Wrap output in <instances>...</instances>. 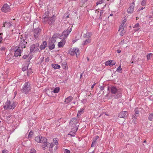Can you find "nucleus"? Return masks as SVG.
I'll list each match as a JSON object with an SVG mask.
<instances>
[{
	"mask_svg": "<svg viewBox=\"0 0 153 153\" xmlns=\"http://www.w3.org/2000/svg\"><path fill=\"white\" fill-rule=\"evenodd\" d=\"M35 140L37 143L43 144L42 146V149L44 150H48L45 153H53V148L55 146L54 150H56L57 149V146L58 144V139L57 138H54L53 139V142L50 143L49 146H48L49 143L47 142V139L44 137L38 136L35 137Z\"/></svg>",
	"mask_w": 153,
	"mask_h": 153,
	"instance_id": "obj_1",
	"label": "nucleus"
},
{
	"mask_svg": "<svg viewBox=\"0 0 153 153\" xmlns=\"http://www.w3.org/2000/svg\"><path fill=\"white\" fill-rule=\"evenodd\" d=\"M92 34L90 32H87L83 36L82 45H85L90 43L91 41V36Z\"/></svg>",
	"mask_w": 153,
	"mask_h": 153,
	"instance_id": "obj_2",
	"label": "nucleus"
},
{
	"mask_svg": "<svg viewBox=\"0 0 153 153\" xmlns=\"http://www.w3.org/2000/svg\"><path fill=\"white\" fill-rule=\"evenodd\" d=\"M16 105V102H13L11 103L10 101L7 100L4 106V108L6 109H13L15 108Z\"/></svg>",
	"mask_w": 153,
	"mask_h": 153,
	"instance_id": "obj_3",
	"label": "nucleus"
},
{
	"mask_svg": "<svg viewBox=\"0 0 153 153\" xmlns=\"http://www.w3.org/2000/svg\"><path fill=\"white\" fill-rule=\"evenodd\" d=\"M111 91L112 93L114 94H117V98L121 97L122 94V90L121 88H117L115 87H112L111 88Z\"/></svg>",
	"mask_w": 153,
	"mask_h": 153,
	"instance_id": "obj_4",
	"label": "nucleus"
},
{
	"mask_svg": "<svg viewBox=\"0 0 153 153\" xmlns=\"http://www.w3.org/2000/svg\"><path fill=\"white\" fill-rule=\"evenodd\" d=\"M31 89L30 84L28 82H25L23 85L22 92L25 94L28 93L30 91Z\"/></svg>",
	"mask_w": 153,
	"mask_h": 153,
	"instance_id": "obj_5",
	"label": "nucleus"
},
{
	"mask_svg": "<svg viewBox=\"0 0 153 153\" xmlns=\"http://www.w3.org/2000/svg\"><path fill=\"white\" fill-rule=\"evenodd\" d=\"M55 16H54L49 17L48 16L44 17L43 21L45 22H47L49 25L51 24L54 22L55 20Z\"/></svg>",
	"mask_w": 153,
	"mask_h": 153,
	"instance_id": "obj_6",
	"label": "nucleus"
},
{
	"mask_svg": "<svg viewBox=\"0 0 153 153\" xmlns=\"http://www.w3.org/2000/svg\"><path fill=\"white\" fill-rule=\"evenodd\" d=\"M69 53L70 55L72 56L74 55L75 53L76 56H77L79 54L80 51L78 48H74L73 49H71L69 51Z\"/></svg>",
	"mask_w": 153,
	"mask_h": 153,
	"instance_id": "obj_7",
	"label": "nucleus"
},
{
	"mask_svg": "<svg viewBox=\"0 0 153 153\" xmlns=\"http://www.w3.org/2000/svg\"><path fill=\"white\" fill-rule=\"evenodd\" d=\"M39 46V45L38 44L32 45L30 48V52H33L37 51L38 50Z\"/></svg>",
	"mask_w": 153,
	"mask_h": 153,
	"instance_id": "obj_8",
	"label": "nucleus"
},
{
	"mask_svg": "<svg viewBox=\"0 0 153 153\" xmlns=\"http://www.w3.org/2000/svg\"><path fill=\"white\" fill-rule=\"evenodd\" d=\"M10 10L9 6L7 4H4L3 6L1 8V10L2 11L5 13L10 11Z\"/></svg>",
	"mask_w": 153,
	"mask_h": 153,
	"instance_id": "obj_9",
	"label": "nucleus"
},
{
	"mask_svg": "<svg viewBox=\"0 0 153 153\" xmlns=\"http://www.w3.org/2000/svg\"><path fill=\"white\" fill-rule=\"evenodd\" d=\"M71 31L72 29L71 28H70L69 30H65L62 33V37L64 39H65Z\"/></svg>",
	"mask_w": 153,
	"mask_h": 153,
	"instance_id": "obj_10",
	"label": "nucleus"
},
{
	"mask_svg": "<svg viewBox=\"0 0 153 153\" xmlns=\"http://www.w3.org/2000/svg\"><path fill=\"white\" fill-rule=\"evenodd\" d=\"M20 42L19 45V48H25L26 47V44L27 42H26L24 39H22L21 38Z\"/></svg>",
	"mask_w": 153,
	"mask_h": 153,
	"instance_id": "obj_11",
	"label": "nucleus"
},
{
	"mask_svg": "<svg viewBox=\"0 0 153 153\" xmlns=\"http://www.w3.org/2000/svg\"><path fill=\"white\" fill-rule=\"evenodd\" d=\"M127 112L125 111H122L120 112L118 114V117L120 118H125L127 117Z\"/></svg>",
	"mask_w": 153,
	"mask_h": 153,
	"instance_id": "obj_12",
	"label": "nucleus"
},
{
	"mask_svg": "<svg viewBox=\"0 0 153 153\" xmlns=\"http://www.w3.org/2000/svg\"><path fill=\"white\" fill-rule=\"evenodd\" d=\"M134 4L133 2L131 5L129 7L127 10V12L128 13H133L134 10Z\"/></svg>",
	"mask_w": 153,
	"mask_h": 153,
	"instance_id": "obj_13",
	"label": "nucleus"
},
{
	"mask_svg": "<svg viewBox=\"0 0 153 153\" xmlns=\"http://www.w3.org/2000/svg\"><path fill=\"white\" fill-rule=\"evenodd\" d=\"M115 64L116 62L113 61L112 60H109L105 62V65L106 66L109 65L110 66H112L115 65Z\"/></svg>",
	"mask_w": 153,
	"mask_h": 153,
	"instance_id": "obj_14",
	"label": "nucleus"
},
{
	"mask_svg": "<svg viewBox=\"0 0 153 153\" xmlns=\"http://www.w3.org/2000/svg\"><path fill=\"white\" fill-rule=\"evenodd\" d=\"M12 25V24L11 23L8 22H3V27H6V28L10 27Z\"/></svg>",
	"mask_w": 153,
	"mask_h": 153,
	"instance_id": "obj_15",
	"label": "nucleus"
},
{
	"mask_svg": "<svg viewBox=\"0 0 153 153\" xmlns=\"http://www.w3.org/2000/svg\"><path fill=\"white\" fill-rule=\"evenodd\" d=\"M76 118H74L71 119L70 123V125H73V124H74V126H73L76 127Z\"/></svg>",
	"mask_w": 153,
	"mask_h": 153,
	"instance_id": "obj_16",
	"label": "nucleus"
},
{
	"mask_svg": "<svg viewBox=\"0 0 153 153\" xmlns=\"http://www.w3.org/2000/svg\"><path fill=\"white\" fill-rule=\"evenodd\" d=\"M73 130L70 131L68 135H70L72 136H74L75 135V133L77 131L76 128L74 127L73 129Z\"/></svg>",
	"mask_w": 153,
	"mask_h": 153,
	"instance_id": "obj_17",
	"label": "nucleus"
},
{
	"mask_svg": "<svg viewBox=\"0 0 153 153\" xmlns=\"http://www.w3.org/2000/svg\"><path fill=\"white\" fill-rule=\"evenodd\" d=\"M21 50L20 49H18L15 51L14 55L16 56H20L21 55Z\"/></svg>",
	"mask_w": 153,
	"mask_h": 153,
	"instance_id": "obj_18",
	"label": "nucleus"
},
{
	"mask_svg": "<svg viewBox=\"0 0 153 153\" xmlns=\"http://www.w3.org/2000/svg\"><path fill=\"white\" fill-rule=\"evenodd\" d=\"M73 99L71 96H70L66 99L65 101V104H68Z\"/></svg>",
	"mask_w": 153,
	"mask_h": 153,
	"instance_id": "obj_19",
	"label": "nucleus"
},
{
	"mask_svg": "<svg viewBox=\"0 0 153 153\" xmlns=\"http://www.w3.org/2000/svg\"><path fill=\"white\" fill-rule=\"evenodd\" d=\"M57 39L58 36L56 34H54L51 39L52 43H54L56 41V40Z\"/></svg>",
	"mask_w": 153,
	"mask_h": 153,
	"instance_id": "obj_20",
	"label": "nucleus"
},
{
	"mask_svg": "<svg viewBox=\"0 0 153 153\" xmlns=\"http://www.w3.org/2000/svg\"><path fill=\"white\" fill-rule=\"evenodd\" d=\"M47 43L46 42L44 41L43 42V43L42 44L40 47V48L41 50L44 49L47 46Z\"/></svg>",
	"mask_w": 153,
	"mask_h": 153,
	"instance_id": "obj_21",
	"label": "nucleus"
},
{
	"mask_svg": "<svg viewBox=\"0 0 153 153\" xmlns=\"http://www.w3.org/2000/svg\"><path fill=\"white\" fill-rule=\"evenodd\" d=\"M39 35V31L38 29H36L34 31V37L36 39L37 38Z\"/></svg>",
	"mask_w": 153,
	"mask_h": 153,
	"instance_id": "obj_22",
	"label": "nucleus"
},
{
	"mask_svg": "<svg viewBox=\"0 0 153 153\" xmlns=\"http://www.w3.org/2000/svg\"><path fill=\"white\" fill-rule=\"evenodd\" d=\"M65 44V41L63 40H62L61 41L58 43V45L59 47H62Z\"/></svg>",
	"mask_w": 153,
	"mask_h": 153,
	"instance_id": "obj_23",
	"label": "nucleus"
},
{
	"mask_svg": "<svg viewBox=\"0 0 153 153\" xmlns=\"http://www.w3.org/2000/svg\"><path fill=\"white\" fill-rule=\"evenodd\" d=\"M52 66L55 69H59L60 68V65L57 64L52 65Z\"/></svg>",
	"mask_w": 153,
	"mask_h": 153,
	"instance_id": "obj_24",
	"label": "nucleus"
},
{
	"mask_svg": "<svg viewBox=\"0 0 153 153\" xmlns=\"http://www.w3.org/2000/svg\"><path fill=\"white\" fill-rule=\"evenodd\" d=\"M148 119L150 121H152L153 120V111L149 114Z\"/></svg>",
	"mask_w": 153,
	"mask_h": 153,
	"instance_id": "obj_25",
	"label": "nucleus"
},
{
	"mask_svg": "<svg viewBox=\"0 0 153 153\" xmlns=\"http://www.w3.org/2000/svg\"><path fill=\"white\" fill-rule=\"evenodd\" d=\"M122 70V68H121V65H120L119 67L117 68L116 71L119 73H121Z\"/></svg>",
	"mask_w": 153,
	"mask_h": 153,
	"instance_id": "obj_26",
	"label": "nucleus"
},
{
	"mask_svg": "<svg viewBox=\"0 0 153 153\" xmlns=\"http://www.w3.org/2000/svg\"><path fill=\"white\" fill-rule=\"evenodd\" d=\"M59 90V87H56L53 90V92L55 93H58Z\"/></svg>",
	"mask_w": 153,
	"mask_h": 153,
	"instance_id": "obj_27",
	"label": "nucleus"
},
{
	"mask_svg": "<svg viewBox=\"0 0 153 153\" xmlns=\"http://www.w3.org/2000/svg\"><path fill=\"white\" fill-rule=\"evenodd\" d=\"M84 109L83 108H81L79 111L78 112L77 116H80L82 114V112H83Z\"/></svg>",
	"mask_w": 153,
	"mask_h": 153,
	"instance_id": "obj_28",
	"label": "nucleus"
},
{
	"mask_svg": "<svg viewBox=\"0 0 153 153\" xmlns=\"http://www.w3.org/2000/svg\"><path fill=\"white\" fill-rule=\"evenodd\" d=\"M33 134V132L32 131H30L28 135V138L29 139L31 138Z\"/></svg>",
	"mask_w": 153,
	"mask_h": 153,
	"instance_id": "obj_29",
	"label": "nucleus"
},
{
	"mask_svg": "<svg viewBox=\"0 0 153 153\" xmlns=\"http://www.w3.org/2000/svg\"><path fill=\"white\" fill-rule=\"evenodd\" d=\"M55 47V45H54V43H52V44L51 45H50L49 46V48L51 50H52Z\"/></svg>",
	"mask_w": 153,
	"mask_h": 153,
	"instance_id": "obj_30",
	"label": "nucleus"
},
{
	"mask_svg": "<svg viewBox=\"0 0 153 153\" xmlns=\"http://www.w3.org/2000/svg\"><path fill=\"white\" fill-rule=\"evenodd\" d=\"M27 72V75H29L30 74H31L32 73H33L32 70L31 69H28Z\"/></svg>",
	"mask_w": 153,
	"mask_h": 153,
	"instance_id": "obj_31",
	"label": "nucleus"
},
{
	"mask_svg": "<svg viewBox=\"0 0 153 153\" xmlns=\"http://www.w3.org/2000/svg\"><path fill=\"white\" fill-rule=\"evenodd\" d=\"M104 0H100L98 1L96 3V5H97L99 4H101L102 3L104 2Z\"/></svg>",
	"mask_w": 153,
	"mask_h": 153,
	"instance_id": "obj_32",
	"label": "nucleus"
},
{
	"mask_svg": "<svg viewBox=\"0 0 153 153\" xmlns=\"http://www.w3.org/2000/svg\"><path fill=\"white\" fill-rule=\"evenodd\" d=\"M152 53H150L147 55V60H149L150 59V57L152 56Z\"/></svg>",
	"mask_w": 153,
	"mask_h": 153,
	"instance_id": "obj_33",
	"label": "nucleus"
},
{
	"mask_svg": "<svg viewBox=\"0 0 153 153\" xmlns=\"http://www.w3.org/2000/svg\"><path fill=\"white\" fill-rule=\"evenodd\" d=\"M146 0H143L141 2V4L143 6H145L146 5Z\"/></svg>",
	"mask_w": 153,
	"mask_h": 153,
	"instance_id": "obj_34",
	"label": "nucleus"
},
{
	"mask_svg": "<svg viewBox=\"0 0 153 153\" xmlns=\"http://www.w3.org/2000/svg\"><path fill=\"white\" fill-rule=\"evenodd\" d=\"M29 153H36V151L34 149H31Z\"/></svg>",
	"mask_w": 153,
	"mask_h": 153,
	"instance_id": "obj_35",
	"label": "nucleus"
},
{
	"mask_svg": "<svg viewBox=\"0 0 153 153\" xmlns=\"http://www.w3.org/2000/svg\"><path fill=\"white\" fill-rule=\"evenodd\" d=\"M95 143H96L95 140H93L92 144L91 145V146L92 147H94V146H95Z\"/></svg>",
	"mask_w": 153,
	"mask_h": 153,
	"instance_id": "obj_36",
	"label": "nucleus"
},
{
	"mask_svg": "<svg viewBox=\"0 0 153 153\" xmlns=\"http://www.w3.org/2000/svg\"><path fill=\"white\" fill-rule=\"evenodd\" d=\"M139 25L138 23L136 24L134 26V28H138L139 27Z\"/></svg>",
	"mask_w": 153,
	"mask_h": 153,
	"instance_id": "obj_37",
	"label": "nucleus"
},
{
	"mask_svg": "<svg viewBox=\"0 0 153 153\" xmlns=\"http://www.w3.org/2000/svg\"><path fill=\"white\" fill-rule=\"evenodd\" d=\"M64 153H70V152L69 150L66 149L64 150Z\"/></svg>",
	"mask_w": 153,
	"mask_h": 153,
	"instance_id": "obj_38",
	"label": "nucleus"
},
{
	"mask_svg": "<svg viewBox=\"0 0 153 153\" xmlns=\"http://www.w3.org/2000/svg\"><path fill=\"white\" fill-rule=\"evenodd\" d=\"M99 138V137L98 136H96L94 138L93 140H95V141L96 142V140H97L98 138Z\"/></svg>",
	"mask_w": 153,
	"mask_h": 153,
	"instance_id": "obj_39",
	"label": "nucleus"
},
{
	"mask_svg": "<svg viewBox=\"0 0 153 153\" xmlns=\"http://www.w3.org/2000/svg\"><path fill=\"white\" fill-rule=\"evenodd\" d=\"M2 153H8V151L6 150H2Z\"/></svg>",
	"mask_w": 153,
	"mask_h": 153,
	"instance_id": "obj_40",
	"label": "nucleus"
},
{
	"mask_svg": "<svg viewBox=\"0 0 153 153\" xmlns=\"http://www.w3.org/2000/svg\"><path fill=\"white\" fill-rule=\"evenodd\" d=\"M2 34V33H0V43L1 42L3 39L2 36H1V35Z\"/></svg>",
	"mask_w": 153,
	"mask_h": 153,
	"instance_id": "obj_41",
	"label": "nucleus"
},
{
	"mask_svg": "<svg viewBox=\"0 0 153 153\" xmlns=\"http://www.w3.org/2000/svg\"><path fill=\"white\" fill-rule=\"evenodd\" d=\"M125 33V31L124 30H123L120 33V35L121 36H123V33Z\"/></svg>",
	"mask_w": 153,
	"mask_h": 153,
	"instance_id": "obj_42",
	"label": "nucleus"
},
{
	"mask_svg": "<svg viewBox=\"0 0 153 153\" xmlns=\"http://www.w3.org/2000/svg\"><path fill=\"white\" fill-rule=\"evenodd\" d=\"M28 57V56L27 55H25L23 56V58L25 59L27 58Z\"/></svg>",
	"mask_w": 153,
	"mask_h": 153,
	"instance_id": "obj_43",
	"label": "nucleus"
},
{
	"mask_svg": "<svg viewBox=\"0 0 153 153\" xmlns=\"http://www.w3.org/2000/svg\"><path fill=\"white\" fill-rule=\"evenodd\" d=\"M96 83H94L92 85V86L91 87V88L92 89H93L94 88V86L95 85H96Z\"/></svg>",
	"mask_w": 153,
	"mask_h": 153,
	"instance_id": "obj_44",
	"label": "nucleus"
},
{
	"mask_svg": "<svg viewBox=\"0 0 153 153\" xmlns=\"http://www.w3.org/2000/svg\"><path fill=\"white\" fill-rule=\"evenodd\" d=\"M135 111L136 114H139V111L137 110V109H136Z\"/></svg>",
	"mask_w": 153,
	"mask_h": 153,
	"instance_id": "obj_45",
	"label": "nucleus"
},
{
	"mask_svg": "<svg viewBox=\"0 0 153 153\" xmlns=\"http://www.w3.org/2000/svg\"><path fill=\"white\" fill-rule=\"evenodd\" d=\"M117 52L118 53H120L121 52V51L119 49H118L117 50Z\"/></svg>",
	"mask_w": 153,
	"mask_h": 153,
	"instance_id": "obj_46",
	"label": "nucleus"
},
{
	"mask_svg": "<svg viewBox=\"0 0 153 153\" xmlns=\"http://www.w3.org/2000/svg\"><path fill=\"white\" fill-rule=\"evenodd\" d=\"M103 10H101L100 12V17L101 16V15L103 13Z\"/></svg>",
	"mask_w": 153,
	"mask_h": 153,
	"instance_id": "obj_47",
	"label": "nucleus"
},
{
	"mask_svg": "<svg viewBox=\"0 0 153 153\" xmlns=\"http://www.w3.org/2000/svg\"><path fill=\"white\" fill-rule=\"evenodd\" d=\"M100 89L101 91H102V90H103L104 89V88H103V86H101L100 87Z\"/></svg>",
	"mask_w": 153,
	"mask_h": 153,
	"instance_id": "obj_48",
	"label": "nucleus"
},
{
	"mask_svg": "<svg viewBox=\"0 0 153 153\" xmlns=\"http://www.w3.org/2000/svg\"><path fill=\"white\" fill-rule=\"evenodd\" d=\"M126 19L125 18V19L123 20V22H126Z\"/></svg>",
	"mask_w": 153,
	"mask_h": 153,
	"instance_id": "obj_49",
	"label": "nucleus"
},
{
	"mask_svg": "<svg viewBox=\"0 0 153 153\" xmlns=\"http://www.w3.org/2000/svg\"><path fill=\"white\" fill-rule=\"evenodd\" d=\"M144 8H143V7H141L140 8V9L139 10H143L144 8Z\"/></svg>",
	"mask_w": 153,
	"mask_h": 153,
	"instance_id": "obj_50",
	"label": "nucleus"
},
{
	"mask_svg": "<svg viewBox=\"0 0 153 153\" xmlns=\"http://www.w3.org/2000/svg\"><path fill=\"white\" fill-rule=\"evenodd\" d=\"M82 74H80V78H81V77H82Z\"/></svg>",
	"mask_w": 153,
	"mask_h": 153,
	"instance_id": "obj_51",
	"label": "nucleus"
},
{
	"mask_svg": "<svg viewBox=\"0 0 153 153\" xmlns=\"http://www.w3.org/2000/svg\"><path fill=\"white\" fill-rule=\"evenodd\" d=\"M113 15L112 14H110V16H113Z\"/></svg>",
	"mask_w": 153,
	"mask_h": 153,
	"instance_id": "obj_52",
	"label": "nucleus"
},
{
	"mask_svg": "<svg viewBox=\"0 0 153 153\" xmlns=\"http://www.w3.org/2000/svg\"><path fill=\"white\" fill-rule=\"evenodd\" d=\"M143 142L144 143H146V140H144Z\"/></svg>",
	"mask_w": 153,
	"mask_h": 153,
	"instance_id": "obj_53",
	"label": "nucleus"
},
{
	"mask_svg": "<svg viewBox=\"0 0 153 153\" xmlns=\"http://www.w3.org/2000/svg\"><path fill=\"white\" fill-rule=\"evenodd\" d=\"M139 29H140V28H137V30H138Z\"/></svg>",
	"mask_w": 153,
	"mask_h": 153,
	"instance_id": "obj_54",
	"label": "nucleus"
},
{
	"mask_svg": "<svg viewBox=\"0 0 153 153\" xmlns=\"http://www.w3.org/2000/svg\"><path fill=\"white\" fill-rule=\"evenodd\" d=\"M131 63H133V62L132 61V62H131Z\"/></svg>",
	"mask_w": 153,
	"mask_h": 153,
	"instance_id": "obj_55",
	"label": "nucleus"
},
{
	"mask_svg": "<svg viewBox=\"0 0 153 153\" xmlns=\"http://www.w3.org/2000/svg\"><path fill=\"white\" fill-rule=\"evenodd\" d=\"M105 115H108L107 114H105Z\"/></svg>",
	"mask_w": 153,
	"mask_h": 153,
	"instance_id": "obj_56",
	"label": "nucleus"
},
{
	"mask_svg": "<svg viewBox=\"0 0 153 153\" xmlns=\"http://www.w3.org/2000/svg\"><path fill=\"white\" fill-rule=\"evenodd\" d=\"M22 70L24 71V68H22Z\"/></svg>",
	"mask_w": 153,
	"mask_h": 153,
	"instance_id": "obj_57",
	"label": "nucleus"
},
{
	"mask_svg": "<svg viewBox=\"0 0 153 153\" xmlns=\"http://www.w3.org/2000/svg\"><path fill=\"white\" fill-rule=\"evenodd\" d=\"M86 1H87L88 0H86Z\"/></svg>",
	"mask_w": 153,
	"mask_h": 153,
	"instance_id": "obj_58",
	"label": "nucleus"
},
{
	"mask_svg": "<svg viewBox=\"0 0 153 153\" xmlns=\"http://www.w3.org/2000/svg\"><path fill=\"white\" fill-rule=\"evenodd\" d=\"M107 1H108L109 0H107Z\"/></svg>",
	"mask_w": 153,
	"mask_h": 153,
	"instance_id": "obj_59",
	"label": "nucleus"
}]
</instances>
